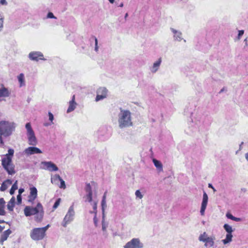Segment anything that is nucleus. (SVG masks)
<instances>
[{
    "instance_id": "f257e3e1",
    "label": "nucleus",
    "mask_w": 248,
    "mask_h": 248,
    "mask_svg": "<svg viewBox=\"0 0 248 248\" xmlns=\"http://www.w3.org/2000/svg\"><path fill=\"white\" fill-rule=\"evenodd\" d=\"M118 115V126L121 129L132 126L131 113L128 110L120 108Z\"/></svg>"
},
{
    "instance_id": "f03ea898",
    "label": "nucleus",
    "mask_w": 248,
    "mask_h": 248,
    "mask_svg": "<svg viewBox=\"0 0 248 248\" xmlns=\"http://www.w3.org/2000/svg\"><path fill=\"white\" fill-rule=\"evenodd\" d=\"M24 214L26 217L35 215V220L38 222L42 221L44 216L43 208L40 203H38L35 207L27 206L25 207Z\"/></svg>"
},
{
    "instance_id": "7ed1b4c3",
    "label": "nucleus",
    "mask_w": 248,
    "mask_h": 248,
    "mask_svg": "<svg viewBox=\"0 0 248 248\" xmlns=\"http://www.w3.org/2000/svg\"><path fill=\"white\" fill-rule=\"evenodd\" d=\"M25 127L27 131V135L28 137V143L31 145H36L37 143V140L30 123H27Z\"/></svg>"
},
{
    "instance_id": "20e7f679",
    "label": "nucleus",
    "mask_w": 248,
    "mask_h": 248,
    "mask_svg": "<svg viewBox=\"0 0 248 248\" xmlns=\"http://www.w3.org/2000/svg\"><path fill=\"white\" fill-rule=\"evenodd\" d=\"M2 165L9 174L15 173L14 166L12 163V157L7 156L2 159Z\"/></svg>"
},
{
    "instance_id": "39448f33",
    "label": "nucleus",
    "mask_w": 248,
    "mask_h": 248,
    "mask_svg": "<svg viewBox=\"0 0 248 248\" xmlns=\"http://www.w3.org/2000/svg\"><path fill=\"white\" fill-rule=\"evenodd\" d=\"M46 235L41 228H35L33 229L30 232L31 238L34 241L43 240Z\"/></svg>"
},
{
    "instance_id": "423d86ee",
    "label": "nucleus",
    "mask_w": 248,
    "mask_h": 248,
    "mask_svg": "<svg viewBox=\"0 0 248 248\" xmlns=\"http://www.w3.org/2000/svg\"><path fill=\"white\" fill-rule=\"evenodd\" d=\"M12 131V126L8 122L1 121L0 122V135L5 137L10 135Z\"/></svg>"
},
{
    "instance_id": "0eeeda50",
    "label": "nucleus",
    "mask_w": 248,
    "mask_h": 248,
    "mask_svg": "<svg viewBox=\"0 0 248 248\" xmlns=\"http://www.w3.org/2000/svg\"><path fill=\"white\" fill-rule=\"evenodd\" d=\"M75 212L74 211V205H71L65 216L63 220L62 223V225L64 227H66L67 225L71 222L74 218Z\"/></svg>"
},
{
    "instance_id": "6e6552de",
    "label": "nucleus",
    "mask_w": 248,
    "mask_h": 248,
    "mask_svg": "<svg viewBox=\"0 0 248 248\" xmlns=\"http://www.w3.org/2000/svg\"><path fill=\"white\" fill-rule=\"evenodd\" d=\"M143 243L139 238H133L127 242L124 246V248H143Z\"/></svg>"
},
{
    "instance_id": "1a4fd4ad",
    "label": "nucleus",
    "mask_w": 248,
    "mask_h": 248,
    "mask_svg": "<svg viewBox=\"0 0 248 248\" xmlns=\"http://www.w3.org/2000/svg\"><path fill=\"white\" fill-rule=\"evenodd\" d=\"M42 169L47 170L50 171H56L58 170V168L53 162L51 161H43L41 162Z\"/></svg>"
},
{
    "instance_id": "9d476101",
    "label": "nucleus",
    "mask_w": 248,
    "mask_h": 248,
    "mask_svg": "<svg viewBox=\"0 0 248 248\" xmlns=\"http://www.w3.org/2000/svg\"><path fill=\"white\" fill-rule=\"evenodd\" d=\"M107 95V90L104 87H101L98 89L97 91V96L95 98L96 101L106 98Z\"/></svg>"
},
{
    "instance_id": "9b49d317",
    "label": "nucleus",
    "mask_w": 248,
    "mask_h": 248,
    "mask_svg": "<svg viewBox=\"0 0 248 248\" xmlns=\"http://www.w3.org/2000/svg\"><path fill=\"white\" fill-rule=\"evenodd\" d=\"M208 200V195L205 192H204L200 210V213L202 216L204 215V212L207 205Z\"/></svg>"
},
{
    "instance_id": "f8f14e48",
    "label": "nucleus",
    "mask_w": 248,
    "mask_h": 248,
    "mask_svg": "<svg viewBox=\"0 0 248 248\" xmlns=\"http://www.w3.org/2000/svg\"><path fill=\"white\" fill-rule=\"evenodd\" d=\"M24 153L27 155H31L35 154H41L42 152L38 148L35 147H29L26 148Z\"/></svg>"
},
{
    "instance_id": "ddd939ff",
    "label": "nucleus",
    "mask_w": 248,
    "mask_h": 248,
    "mask_svg": "<svg viewBox=\"0 0 248 248\" xmlns=\"http://www.w3.org/2000/svg\"><path fill=\"white\" fill-rule=\"evenodd\" d=\"M29 57L32 61H38L39 60H45L43 58V54L40 52H31L30 53Z\"/></svg>"
},
{
    "instance_id": "4468645a",
    "label": "nucleus",
    "mask_w": 248,
    "mask_h": 248,
    "mask_svg": "<svg viewBox=\"0 0 248 248\" xmlns=\"http://www.w3.org/2000/svg\"><path fill=\"white\" fill-rule=\"evenodd\" d=\"M11 93L7 88L4 87L3 84L0 83V98L9 96Z\"/></svg>"
},
{
    "instance_id": "2eb2a0df",
    "label": "nucleus",
    "mask_w": 248,
    "mask_h": 248,
    "mask_svg": "<svg viewBox=\"0 0 248 248\" xmlns=\"http://www.w3.org/2000/svg\"><path fill=\"white\" fill-rule=\"evenodd\" d=\"M162 62V59L159 58L156 61L154 62L152 66L150 68V71L152 73H156L159 69Z\"/></svg>"
},
{
    "instance_id": "dca6fc26",
    "label": "nucleus",
    "mask_w": 248,
    "mask_h": 248,
    "mask_svg": "<svg viewBox=\"0 0 248 248\" xmlns=\"http://www.w3.org/2000/svg\"><path fill=\"white\" fill-rule=\"evenodd\" d=\"M75 96L74 95L72 96V98L71 101L69 102V107L67 110V112L69 113L70 112L73 111L76 108L77 103L75 101Z\"/></svg>"
},
{
    "instance_id": "f3484780",
    "label": "nucleus",
    "mask_w": 248,
    "mask_h": 248,
    "mask_svg": "<svg viewBox=\"0 0 248 248\" xmlns=\"http://www.w3.org/2000/svg\"><path fill=\"white\" fill-rule=\"evenodd\" d=\"M170 30L174 34V38L175 40L180 42L183 39L182 34L181 32L178 31L173 28H171Z\"/></svg>"
},
{
    "instance_id": "a211bd4d",
    "label": "nucleus",
    "mask_w": 248,
    "mask_h": 248,
    "mask_svg": "<svg viewBox=\"0 0 248 248\" xmlns=\"http://www.w3.org/2000/svg\"><path fill=\"white\" fill-rule=\"evenodd\" d=\"M215 238L214 237H208L204 242L205 243L204 246L207 248L212 247L214 245V240Z\"/></svg>"
},
{
    "instance_id": "6ab92c4d",
    "label": "nucleus",
    "mask_w": 248,
    "mask_h": 248,
    "mask_svg": "<svg viewBox=\"0 0 248 248\" xmlns=\"http://www.w3.org/2000/svg\"><path fill=\"white\" fill-rule=\"evenodd\" d=\"M61 177L59 174H55L51 175V182L52 184L59 186V183L61 179Z\"/></svg>"
},
{
    "instance_id": "aec40b11",
    "label": "nucleus",
    "mask_w": 248,
    "mask_h": 248,
    "mask_svg": "<svg viewBox=\"0 0 248 248\" xmlns=\"http://www.w3.org/2000/svg\"><path fill=\"white\" fill-rule=\"evenodd\" d=\"M153 162L155 167L159 171H163V165L160 161L154 158L153 159Z\"/></svg>"
},
{
    "instance_id": "412c9836",
    "label": "nucleus",
    "mask_w": 248,
    "mask_h": 248,
    "mask_svg": "<svg viewBox=\"0 0 248 248\" xmlns=\"http://www.w3.org/2000/svg\"><path fill=\"white\" fill-rule=\"evenodd\" d=\"M15 203V198L13 197L7 204V208L10 211H12L14 209Z\"/></svg>"
},
{
    "instance_id": "4be33fe9",
    "label": "nucleus",
    "mask_w": 248,
    "mask_h": 248,
    "mask_svg": "<svg viewBox=\"0 0 248 248\" xmlns=\"http://www.w3.org/2000/svg\"><path fill=\"white\" fill-rule=\"evenodd\" d=\"M17 79H18V82L20 83V85H19L20 87H21L25 85V77H24V75L23 73L20 74L17 76Z\"/></svg>"
},
{
    "instance_id": "5701e85b",
    "label": "nucleus",
    "mask_w": 248,
    "mask_h": 248,
    "mask_svg": "<svg viewBox=\"0 0 248 248\" xmlns=\"http://www.w3.org/2000/svg\"><path fill=\"white\" fill-rule=\"evenodd\" d=\"M11 233V231L9 229L4 231L3 233L1 236L0 241L3 242L6 240Z\"/></svg>"
},
{
    "instance_id": "b1692460",
    "label": "nucleus",
    "mask_w": 248,
    "mask_h": 248,
    "mask_svg": "<svg viewBox=\"0 0 248 248\" xmlns=\"http://www.w3.org/2000/svg\"><path fill=\"white\" fill-rule=\"evenodd\" d=\"M106 192H105L103 195V199L101 202V206H102V214L105 215V209L107 207V204L106 201Z\"/></svg>"
},
{
    "instance_id": "393cba45",
    "label": "nucleus",
    "mask_w": 248,
    "mask_h": 248,
    "mask_svg": "<svg viewBox=\"0 0 248 248\" xmlns=\"http://www.w3.org/2000/svg\"><path fill=\"white\" fill-rule=\"evenodd\" d=\"M105 215L102 216V230L104 232H107V228L108 226V222H106L105 220Z\"/></svg>"
},
{
    "instance_id": "a878e982",
    "label": "nucleus",
    "mask_w": 248,
    "mask_h": 248,
    "mask_svg": "<svg viewBox=\"0 0 248 248\" xmlns=\"http://www.w3.org/2000/svg\"><path fill=\"white\" fill-rule=\"evenodd\" d=\"M232 233H227L226 236V238L222 240L224 244H227L232 241Z\"/></svg>"
},
{
    "instance_id": "bb28decb",
    "label": "nucleus",
    "mask_w": 248,
    "mask_h": 248,
    "mask_svg": "<svg viewBox=\"0 0 248 248\" xmlns=\"http://www.w3.org/2000/svg\"><path fill=\"white\" fill-rule=\"evenodd\" d=\"M30 196L31 197H37V190L36 187L33 186L30 188Z\"/></svg>"
},
{
    "instance_id": "cd10ccee",
    "label": "nucleus",
    "mask_w": 248,
    "mask_h": 248,
    "mask_svg": "<svg viewBox=\"0 0 248 248\" xmlns=\"http://www.w3.org/2000/svg\"><path fill=\"white\" fill-rule=\"evenodd\" d=\"M208 237H209L205 232L201 234L199 237V240L200 241L204 242Z\"/></svg>"
},
{
    "instance_id": "c85d7f7f",
    "label": "nucleus",
    "mask_w": 248,
    "mask_h": 248,
    "mask_svg": "<svg viewBox=\"0 0 248 248\" xmlns=\"http://www.w3.org/2000/svg\"><path fill=\"white\" fill-rule=\"evenodd\" d=\"M223 227L225 231L227 232V233H232V232H233L232 226L227 224H224Z\"/></svg>"
},
{
    "instance_id": "c756f323",
    "label": "nucleus",
    "mask_w": 248,
    "mask_h": 248,
    "mask_svg": "<svg viewBox=\"0 0 248 248\" xmlns=\"http://www.w3.org/2000/svg\"><path fill=\"white\" fill-rule=\"evenodd\" d=\"M17 181H16L15 183L13 184L10 190V193L11 195L14 194L15 190H16L17 189Z\"/></svg>"
},
{
    "instance_id": "7c9ffc66",
    "label": "nucleus",
    "mask_w": 248,
    "mask_h": 248,
    "mask_svg": "<svg viewBox=\"0 0 248 248\" xmlns=\"http://www.w3.org/2000/svg\"><path fill=\"white\" fill-rule=\"evenodd\" d=\"M3 16L0 14V31H2L3 27Z\"/></svg>"
},
{
    "instance_id": "2f4dec72",
    "label": "nucleus",
    "mask_w": 248,
    "mask_h": 248,
    "mask_svg": "<svg viewBox=\"0 0 248 248\" xmlns=\"http://www.w3.org/2000/svg\"><path fill=\"white\" fill-rule=\"evenodd\" d=\"M92 194L93 193H88L86 196V201H88L90 202H92Z\"/></svg>"
},
{
    "instance_id": "473e14b6",
    "label": "nucleus",
    "mask_w": 248,
    "mask_h": 248,
    "mask_svg": "<svg viewBox=\"0 0 248 248\" xmlns=\"http://www.w3.org/2000/svg\"><path fill=\"white\" fill-rule=\"evenodd\" d=\"M60 182H61L60 185H59V186L61 188L65 189L66 188V185L65 182L61 178Z\"/></svg>"
},
{
    "instance_id": "72a5a7b5",
    "label": "nucleus",
    "mask_w": 248,
    "mask_h": 248,
    "mask_svg": "<svg viewBox=\"0 0 248 248\" xmlns=\"http://www.w3.org/2000/svg\"><path fill=\"white\" fill-rule=\"evenodd\" d=\"M135 195L136 197L139 198L140 199H141L143 198V195L141 194L139 190H137L135 192Z\"/></svg>"
},
{
    "instance_id": "f704fd0d",
    "label": "nucleus",
    "mask_w": 248,
    "mask_h": 248,
    "mask_svg": "<svg viewBox=\"0 0 248 248\" xmlns=\"http://www.w3.org/2000/svg\"><path fill=\"white\" fill-rule=\"evenodd\" d=\"M85 190H86V191L88 193H92V188H91V186L90 184H87L86 185Z\"/></svg>"
},
{
    "instance_id": "c9c22d12",
    "label": "nucleus",
    "mask_w": 248,
    "mask_h": 248,
    "mask_svg": "<svg viewBox=\"0 0 248 248\" xmlns=\"http://www.w3.org/2000/svg\"><path fill=\"white\" fill-rule=\"evenodd\" d=\"M60 202H61V199L59 198V199H57V200L56 201L54 204L53 205V208L54 209H56L58 207V206L60 205Z\"/></svg>"
},
{
    "instance_id": "e433bc0d",
    "label": "nucleus",
    "mask_w": 248,
    "mask_h": 248,
    "mask_svg": "<svg viewBox=\"0 0 248 248\" xmlns=\"http://www.w3.org/2000/svg\"><path fill=\"white\" fill-rule=\"evenodd\" d=\"M93 213L94 215H96L97 213V202H94L93 203Z\"/></svg>"
},
{
    "instance_id": "4c0bfd02",
    "label": "nucleus",
    "mask_w": 248,
    "mask_h": 248,
    "mask_svg": "<svg viewBox=\"0 0 248 248\" xmlns=\"http://www.w3.org/2000/svg\"><path fill=\"white\" fill-rule=\"evenodd\" d=\"M94 41H95L94 50L96 52H97L98 51V41H97V39L95 37H94Z\"/></svg>"
},
{
    "instance_id": "58836bf2",
    "label": "nucleus",
    "mask_w": 248,
    "mask_h": 248,
    "mask_svg": "<svg viewBox=\"0 0 248 248\" xmlns=\"http://www.w3.org/2000/svg\"><path fill=\"white\" fill-rule=\"evenodd\" d=\"M14 150L12 149H10L8 150V154L6 155L5 157H7V156H10L11 157V156L13 155L14 154Z\"/></svg>"
},
{
    "instance_id": "ea45409f",
    "label": "nucleus",
    "mask_w": 248,
    "mask_h": 248,
    "mask_svg": "<svg viewBox=\"0 0 248 248\" xmlns=\"http://www.w3.org/2000/svg\"><path fill=\"white\" fill-rule=\"evenodd\" d=\"M37 197H31L30 195H29L28 196V202H31V203H33V201L35 200V199Z\"/></svg>"
},
{
    "instance_id": "a19ab883",
    "label": "nucleus",
    "mask_w": 248,
    "mask_h": 248,
    "mask_svg": "<svg viewBox=\"0 0 248 248\" xmlns=\"http://www.w3.org/2000/svg\"><path fill=\"white\" fill-rule=\"evenodd\" d=\"M48 117H49V120L51 122V124H53V121L54 120V116L50 112H48Z\"/></svg>"
},
{
    "instance_id": "79ce46f5",
    "label": "nucleus",
    "mask_w": 248,
    "mask_h": 248,
    "mask_svg": "<svg viewBox=\"0 0 248 248\" xmlns=\"http://www.w3.org/2000/svg\"><path fill=\"white\" fill-rule=\"evenodd\" d=\"M47 17L49 18H56V17L54 16L53 14L51 12H49L47 14Z\"/></svg>"
},
{
    "instance_id": "37998d69",
    "label": "nucleus",
    "mask_w": 248,
    "mask_h": 248,
    "mask_svg": "<svg viewBox=\"0 0 248 248\" xmlns=\"http://www.w3.org/2000/svg\"><path fill=\"white\" fill-rule=\"evenodd\" d=\"M244 30L239 31V32H238V36H237L238 40H239L241 38V36L244 34Z\"/></svg>"
},
{
    "instance_id": "c03bdc74",
    "label": "nucleus",
    "mask_w": 248,
    "mask_h": 248,
    "mask_svg": "<svg viewBox=\"0 0 248 248\" xmlns=\"http://www.w3.org/2000/svg\"><path fill=\"white\" fill-rule=\"evenodd\" d=\"M4 207H0V215L3 216L5 214V212L4 210Z\"/></svg>"
},
{
    "instance_id": "a18cd8bd",
    "label": "nucleus",
    "mask_w": 248,
    "mask_h": 248,
    "mask_svg": "<svg viewBox=\"0 0 248 248\" xmlns=\"http://www.w3.org/2000/svg\"><path fill=\"white\" fill-rule=\"evenodd\" d=\"M7 187V186L6 185H5V183H3L2 184L1 186L0 187V190H1V191H3L6 190Z\"/></svg>"
},
{
    "instance_id": "49530a36",
    "label": "nucleus",
    "mask_w": 248,
    "mask_h": 248,
    "mask_svg": "<svg viewBox=\"0 0 248 248\" xmlns=\"http://www.w3.org/2000/svg\"><path fill=\"white\" fill-rule=\"evenodd\" d=\"M5 201L3 198L0 199V207H4Z\"/></svg>"
},
{
    "instance_id": "de8ad7c7",
    "label": "nucleus",
    "mask_w": 248,
    "mask_h": 248,
    "mask_svg": "<svg viewBox=\"0 0 248 248\" xmlns=\"http://www.w3.org/2000/svg\"><path fill=\"white\" fill-rule=\"evenodd\" d=\"M17 201L18 204H20L22 201L21 196L20 195H18L17 196Z\"/></svg>"
},
{
    "instance_id": "09e8293b",
    "label": "nucleus",
    "mask_w": 248,
    "mask_h": 248,
    "mask_svg": "<svg viewBox=\"0 0 248 248\" xmlns=\"http://www.w3.org/2000/svg\"><path fill=\"white\" fill-rule=\"evenodd\" d=\"M50 227V225L49 224H48L46 226L44 227H42L41 228V229L44 231V232H45V233H46V231L47 230V229H48V228Z\"/></svg>"
},
{
    "instance_id": "8fccbe9b",
    "label": "nucleus",
    "mask_w": 248,
    "mask_h": 248,
    "mask_svg": "<svg viewBox=\"0 0 248 248\" xmlns=\"http://www.w3.org/2000/svg\"><path fill=\"white\" fill-rule=\"evenodd\" d=\"M0 4L2 5H6L7 2L6 0H0Z\"/></svg>"
},
{
    "instance_id": "3c124183",
    "label": "nucleus",
    "mask_w": 248,
    "mask_h": 248,
    "mask_svg": "<svg viewBox=\"0 0 248 248\" xmlns=\"http://www.w3.org/2000/svg\"><path fill=\"white\" fill-rule=\"evenodd\" d=\"M226 217H227L228 218L231 219H232V218H233V217H233L232 214H229V213H227V214H226Z\"/></svg>"
},
{
    "instance_id": "603ef678",
    "label": "nucleus",
    "mask_w": 248,
    "mask_h": 248,
    "mask_svg": "<svg viewBox=\"0 0 248 248\" xmlns=\"http://www.w3.org/2000/svg\"><path fill=\"white\" fill-rule=\"evenodd\" d=\"M93 222L94 223V225L96 226L97 224V220L96 218V215H94V217H93Z\"/></svg>"
},
{
    "instance_id": "864d4df0",
    "label": "nucleus",
    "mask_w": 248,
    "mask_h": 248,
    "mask_svg": "<svg viewBox=\"0 0 248 248\" xmlns=\"http://www.w3.org/2000/svg\"><path fill=\"white\" fill-rule=\"evenodd\" d=\"M232 220L235 221H241V218L234 217L233 218H232Z\"/></svg>"
},
{
    "instance_id": "5fc2aeb1",
    "label": "nucleus",
    "mask_w": 248,
    "mask_h": 248,
    "mask_svg": "<svg viewBox=\"0 0 248 248\" xmlns=\"http://www.w3.org/2000/svg\"><path fill=\"white\" fill-rule=\"evenodd\" d=\"M208 187H209L211 188L213 190V191H214V192H215V191H216V189H215V188L212 185V184H208Z\"/></svg>"
},
{
    "instance_id": "6e6d98bb",
    "label": "nucleus",
    "mask_w": 248,
    "mask_h": 248,
    "mask_svg": "<svg viewBox=\"0 0 248 248\" xmlns=\"http://www.w3.org/2000/svg\"><path fill=\"white\" fill-rule=\"evenodd\" d=\"M24 190L23 188H20L18 190V195H20L24 192Z\"/></svg>"
},
{
    "instance_id": "4d7b16f0",
    "label": "nucleus",
    "mask_w": 248,
    "mask_h": 248,
    "mask_svg": "<svg viewBox=\"0 0 248 248\" xmlns=\"http://www.w3.org/2000/svg\"><path fill=\"white\" fill-rule=\"evenodd\" d=\"M4 183H5V185H6L7 184L8 185H11V184H12V181L10 180H8L6 181H5V182H4Z\"/></svg>"
},
{
    "instance_id": "13d9d810",
    "label": "nucleus",
    "mask_w": 248,
    "mask_h": 248,
    "mask_svg": "<svg viewBox=\"0 0 248 248\" xmlns=\"http://www.w3.org/2000/svg\"><path fill=\"white\" fill-rule=\"evenodd\" d=\"M243 144H244V142H242L241 143V144H240L239 151H240V150H242V145H243Z\"/></svg>"
},
{
    "instance_id": "bf43d9fd",
    "label": "nucleus",
    "mask_w": 248,
    "mask_h": 248,
    "mask_svg": "<svg viewBox=\"0 0 248 248\" xmlns=\"http://www.w3.org/2000/svg\"><path fill=\"white\" fill-rule=\"evenodd\" d=\"M244 42L245 43V46H248V38H246L245 40H244Z\"/></svg>"
},
{
    "instance_id": "052dcab7",
    "label": "nucleus",
    "mask_w": 248,
    "mask_h": 248,
    "mask_svg": "<svg viewBox=\"0 0 248 248\" xmlns=\"http://www.w3.org/2000/svg\"><path fill=\"white\" fill-rule=\"evenodd\" d=\"M245 158H246V159L248 161V152L246 154H245Z\"/></svg>"
},
{
    "instance_id": "680f3d73",
    "label": "nucleus",
    "mask_w": 248,
    "mask_h": 248,
    "mask_svg": "<svg viewBox=\"0 0 248 248\" xmlns=\"http://www.w3.org/2000/svg\"><path fill=\"white\" fill-rule=\"evenodd\" d=\"M51 124V123H50V124L45 123V124H44V125L45 126H48V125H50V124Z\"/></svg>"
},
{
    "instance_id": "e2e57ef3",
    "label": "nucleus",
    "mask_w": 248,
    "mask_h": 248,
    "mask_svg": "<svg viewBox=\"0 0 248 248\" xmlns=\"http://www.w3.org/2000/svg\"><path fill=\"white\" fill-rule=\"evenodd\" d=\"M3 229H4L3 227L0 226V232H1L2 231H3Z\"/></svg>"
},
{
    "instance_id": "0e129e2a",
    "label": "nucleus",
    "mask_w": 248,
    "mask_h": 248,
    "mask_svg": "<svg viewBox=\"0 0 248 248\" xmlns=\"http://www.w3.org/2000/svg\"><path fill=\"white\" fill-rule=\"evenodd\" d=\"M108 0L110 2V3H113L115 1V0Z\"/></svg>"
},
{
    "instance_id": "69168bd1",
    "label": "nucleus",
    "mask_w": 248,
    "mask_h": 248,
    "mask_svg": "<svg viewBox=\"0 0 248 248\" xmlns=\"http://www.w3.org/2000/svg\"><path fill=\"white\" fill-rule=\"evenodd\" d=\"M119 6H120V7H123L124 6V4H123V3H121L120 4V5H119Z\"/></svg>"
},
{
    "instance_id": "338daca9",
    "label": "nucleus",
    "mask_w": 248,
    "mask_h": 248,
    "mask_svg": "<svg viewBox=\"0 0 248 248\" xmlns=\"http://www.w3.org/2000/svg\"><path fill=\"white\" fill-rule=\"evenodd\" d=\"M127 16H128V14L127 13L125 14V16H124V18L126 19V17H127Z\"/></svg>"
},
{
    "instance_id": "774afa93",
    "label": "nucleus",
    "mask_w": 248,
    "mask_h": 248,
    "mask_svg": "<svg viewBox=\"0 0 248 248\" xmlns=\"http://www.w3.org/2000/svg\"><path fill=\"white\" fill-rule=\"evenodd\" d=\"M224 91V88H223V89H222L220 90V93H222V92H223Z\"/></svg>"
}]
</instances>
